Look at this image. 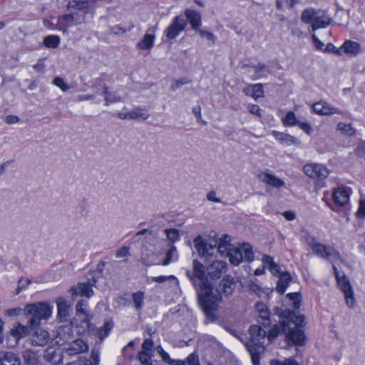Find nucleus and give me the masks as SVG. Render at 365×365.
<instances>
[{
	"label": "nucleus",
	"instance_id": "43",
	"mask_svg": "<svg viewBox=\"0 0 365 365\" xmlns=\"http://www.w3.org/2000/svg\"><path fill=\"white\" fill-rule=\"evenodd\" d=\"M258 178L269 187H274V175L267 172L263 171L258 174Z\"/></svg>",
	"mask_w": 365,
	"mask_h": 365
},
{
	"label": "nucleus",
	"instance_id": "18",
	"mask_svg": "<svg viewBox=\"0 0 365 365\" xmlns=\"http://www.w3.org/2000/svg\"><path fill=\"white\" fill-rule=\"evenodd\" d=\"M88 346L81 339H77L68 344L66 348V353L69 356L76 355L87 351Z\"/></svg>",
	"mask_w": 365,
	"mask_h": 365
},
{
	"label": "nucleus",
	"instance_id": "3",
	"mask_svg": "<svg viewBox=\"0 0 365 365\" xmlns=\"http://www.w3.org/2000/svg\"><path fill=\"white\" fill-rule=\"evenodd\" d=\"M52 309L49 304L43 302L27 304L24 311L29 317V325L31 327L40 325L42 320H46L51 316Z\"/></svg>",
	"mask_w": 365,
	"mask_h": 365
},
{
	"label": "nucleus",
	"instance_id": "20",
	"mask_svg": "<svg viewBox=\"0 0 365 365\" xmlns=\"http://www.w3.org/2000/svg\"><path fill=\"white\" fill-rule=\"evenodd\" d=\"M247 349L250 354L253 365H260V355L264 350L263 342H251L247 345Z\"/></svg>",
	"mask_w": 365,
	"mask_h": 365
},
{
	"label": "nucleus",
	"instance_id": "53",
	"mask_svg": "<svg viewBox=\"0 0 365 365\" xmlns=\"http://www.w3.org/2000/svg\"><path fill=\"white\" fill-rule=\"evenodd\" d=\"M53 84L61 88V91L66 92L69 90L70 87L64 81V80L60 77H56L53 79Z\"/></svg>",
	"mask_w": 365,
	"mask_h": 365
},
{
	"label": "nucleus",
	"instance_id": "48",
	"mask_svg": "<svg viewBox=\"0 0 365 365\" xmlns=\"http://www.w3.org/2000/svg\"><path fill=\"white\" fill-rule=\"evenodd\" d=\"M31 283V280L29 278H20L18 281V286L16 289V294H19L22 290L26 289Z\"/></svg>",
	"mask_w": 365,
	"mask_h": 365
},
{
	"label": "nucleus",
	"instance_id": "41",
	"mask_svg": "<svg viewBox=\"0 0 365 365\" xmlns=\"http://www.w3.org/2000/svg\"><path fill=\"white\" fill-rule=\"evenodd\" d=\"M317 13L313 9H307L302 14V21L306 24L314 22Z\"/></svg>",
	"mask_w": 365,
	"mask_h": 365
},
{
	"label": "nucleus",
	"instance_id": "42",
	"mask_svg": "<svg viewBox=\"0 0 365 365\" xmlns=\"http://www.w3.org/2000/svg\"><path fill=\"white\" fill-rule=\"evenodd\" d=\"M153 354L150 352L145 351H140L138 353V359L140 362L141 365H153L152 362Z\"/></svg>",
	"mask_w": 365,
	"mask_h": 365
},
{
	"label": "nucleus",
	"instance_id": "5",
	"mask_svg": "<svg viewBox=\"0 0 365 365\" xmlns=\"http://www.w3.org/2000/svg\"><path fill=\"white\" fill-rule=\"evenodd\" d=\"M229 260L234 266H237L242 261L251 262L254 259V253L252 246L248 243L240 244L234 246L227 256Z\"/></svg>",
	"mask_w": 365,
	"mask_h": 365
},
{
	"label": "nucleus",
	"instance_id": "40",
	"mask_svg": "<svg viewBox=\"0 0 365 365\" xmlns=\"http://www.w3.org/2000/svg\"><path fill=\"white\" fill-rule=\"evenodd\" d=\"M112 328H113V323L111 322H105L104 325L97 330L96 334H97L98 337L100 339L103 340L105 338H106L108 336L109 332L110 331Z\"/></svg>",
	"mask_w": 365,
	"mask_h": 365
},
{
	"label": "nucleus",
	"instance_id": "22",
	"mask_svg": "<svg viewBox=\"0 0 365 365\" xmlns=\"http://www.w3.org/2000/svg\"><path fill=\"white\" fill-rule=\"evenodd\" d=\"M76 314L82 317V322L88 324L92 319V315L88 309V302L86 299H81L76 306Z\"/></svg>",
	"mask_w": 365,
	"mask_h": 365
},
{
	"label": "nucleus",
	"instance_id": "47",
	"mask_svg": "<svg viewBox=\"0 0 365 365\" xmlns=\"http://www.w3.org/2000/svg\"><path fill=\"white\" fill-rule=\"evenodd\" d=\"M196 31L198 33L200 37L205 38L209 42L212 43V45L215 44L216 37L212 32L201 29L200 28L199 30H196Z\"/></svg>",
	"mask_w": 365,
	"mask_h": 365
},
{
	"label": "nucleus",
	"instance_id": "28",
	"mask_svg": "<svg viewBox=\"0 0 365 365\" xmlns=\"http://www.w3.org/2000/svg\"><path fill=\"white\" fill-rule=\"evenodd\" d=\"M251 342H262L261 340L264 339L267 333L261 327L258 325H252L249 329Z\"/></svg>",
	"mask_w": 365,
	"mask_h": 365
},
{
	"label": "nucleus",
	"instance_id": "29",
	"mask_svg": "<svg viewBox=\"0 0 365 365\" xmlns=\"http://www.w3.org/2000/svg\"><path fill=\"white\" fill-rule=\"evenodd\" d=\"M230 239L228 236H225L220 239L217 243V251L222 256H228L230 251L233 248L234 245L230 243Z\"/></svg>",
	"mask_w": 365,
	"mask_h": 365
},
{
	"label": "nucleus",
	"instance_id": "32",
	"mask_svg": "<svg viewBox=\"0 0 365 365\" xmlns=\"http://www.w3.org/2000/svg\"><path fill=\"white\" fill-rule=\"evenodd\" d=\"M57 308L58 317L61 321H66L69 314L70 306L64 299L60 298L57 300Z\"/></svg>",
	"mask_w": 365,
	"mask_h": 365
},
{
	"label": "nucleus",
	"instance_id": "61",
	"mask_svg": "<svg viewBox=\"0 0 365 365\" xmlns=\"http://www.w3.org/2000/svg\"><path fill=\"white\" fill-rule=\"evenodd\" d=\"M305 240L307 243L310 246L312 250L313 249L315 245H317L319 242H317L315 237L310 235L309 233H307L305 235Z\"/></svg>",
	"mask_w": 365,
	"mask_h": 365
},
{
	"label": "nucleus",
	"instance_id": "6",
	"mask_svg": "<svg viewBox=\"0 0 365 365\" xmlns=\"http://www.w3.org/2000/svg\"><path fill=\"white\" fill-rule=\"evenodd\" d=\"M303 171L306 175L315 179L317 185L320 187L324 185V180L329 174L328 169L319 163H307L304 165Z\"/></svg>",
	"mask_w": 365,
	"mask_h": 365
},
{
	"label": "nucleus",
	"instance_id": "51",
	"mask_svg": "<svg viewBox=\"0 0 365 365\" xmlns=\"http://www.w3.org/2000/svg\"><path fill=\"white\" fill-rule=\"evenodd\" d=\"M300 0H277V7L280 9L285 6L287 8H292L296 4L299 3Z\"/></svg>",
	"mask_w": 365,
	"mask_h": 365
},
{
	"label": "nucleus",
	"instance_id": "26",
	"mask_svg": "<svg viewBox=\"0 0 365 365\" xmlns=\"http://www.w3.org/2000/svg\"><path fill=\"white\" fill-rule=\"evenodd\" d=\"M275 139L284 145H294L299 146L301 142L299 139L287 133L275 131Z\"/></svg>",
	"mask_w": 365,
	"mask_h": 365
},
{
	"label": "nucleus",
	"instance_id": "4",
	"mask_svg": "<svg viewBox=\"0 0 365 365\" xmlns=\"http://www.w3.org/2000/svg\"><path fill=\"white\" fill-rule=\"evenodd\" d=\"M67 9L71 11L70 13L61 15L58 17L57 29L63 32H67L68 29L73 26H76L86 23V15L89 13L75 8L69 7V2Z\"/></svg>",
	"mask_w": 365,
	"mask_h": 365
},
{
	"label": "nucleus",
	"instance_id": "15",
	"mask_svg": "<svg viewBox=\"0 0 365 365\" xmlns=\"http://www.w3.org/2000/svg\"><path fill=\"white\" fill-rule=\"evenodd\" d=\"M207 274L212 279H217L227 271V263L224 261H213L207 268Z\"/></svg>",
	"mask_w": 365,
	"mask_h": 365
},
{
	"label": "nucleus",
	"instance_id": "38",
	"mask_svg": "<svg viewBox=\"0 0 365 365\" xmlns=\"http://www.w3.org/2000/svg\"><path fill=\"white\" fill-rule=\"evenodd\" d=\"M132 299L136 310H141L143 307L145 293L141 291L134 292Z\"/></svg>",
	"mask_w": 365,
	"mask_h": 365
},
{
	"label": "nucleus",
	"instance_id": "14",
	"mask_svg": "<svg viewBox=\"0 0 365 365\" xmlns=\"http://www.w3.org/2000/svg\"><path fill=\"white\" fill-rule=\"evenodd\" d=\"M194 247L201 256L212 255V251L217 247V242L214 245L204 240L201 236L196 237L193 240Z\"/></svg>",
	"mask_w": 365,
	"mask_h": 365
},
{
	"label": "nucleus",
	"instance_id": "21",
	"mask_svg": "<svg viewBox=\"0 0 365 365\" xmlns=\"http://www.w3.org/2000/svg\"><path fill=\"white\" fill-rule=\"evenodd\" d=\"M349 190L339 187L333 191L332 199L334 202L340 207L344 206L349 199Z\"/></svg>",
	"mask_w": 365,
	"mask_h": 365
},
{
	"label": "nucleus",
	"instance_id": "27",
	"mask_svg": "<svg viewBox=\"0 0 365 365\" xmlns=\"http://www.w3.org/2000/svg\"><path fill=\"white\" fill-rule=\"evenodd\" d=\"M247 73L251 78L258 79L267 75V68L264 63H258L250 66Z\"/></svg>",
	"mask_w": 365,
	"mask_h": 365
},
{
	"label": "nucleus",
	"instance_id": "13",
	"mask_svg": "<svg viewBox=\"0 0 365 365\" xmlns=\"http://www.w3.org/2000/svg\"><path fill=\"white\" fill-rule=\"evenodd\" d=\"M313 111L320 115L341 114V111L326 101H319L312 105Z\"/></svg>",
	"mask_w": 365,
	"mask_h": 365
},
{
	"label": "nucleus",
	"instance_id": "8",
	"mask_svg": "<svg viewBox=\"0 0 365 365\" xmlns=\"http://www.w3.org/2000/svg\"><path fill=\"white\" fill-rule=\"evenodd\" d=\"M107 76V74L102 73L99 78L95 80V84L93 86L96 93H98V87L103 88V94L105 96V106H106L121 101V98L119 96L110 92L108 87L106 84H103V82L106 80Z\"/></svg>",
	"mask_w": 365,
	"mask_h": 365
},
{
	"label": "nucleus",
	"instance_id": "59",
	"mask_svg": "<svg viewBox=\"0 0 365 365\" xmlns=\"http://www.w3.org/2000/svg\"><path fill=\"white\" fill-rule=\"evenodd\" d=\"M275 365H299L293 358L285 359L284 361L275 360Z\"/></svg>",
	"mask_w": 365,
	"mask_h": 365
},
{
	"label": "nucleus",
	"instance_id": "64",
	"mask_svg": "<svg viewBox=\"0 0 365 365\" xmlns=\"http://www.w3.org/2000/svg\"><path fill=\"white\" fill-rule=\"evenodd\" d=\"M357 215L359 217H365V200L361 202Z\"/></svg>",
	"mask_w": 365,
	"mask_h": 365
},
{
	"label": "nucleus",
	"instance_id": "10",
	"mask_svg": "<svg viewBox=\"0 0 365 365\" xmlns=\"http://www.w3.org/2000/svg\"><path fill=\"white\" fill-rule=\"evenodd\" d=\"M91 277L88 278V281L85 282H79L77 286L71 288L73 296H84L90 298L93 294L92 289L93 286L96 283V279L93 274H90Z\"/></svg>",
	"mask_w": 365,
	"mask_h": 365
},
{
	"label": "nucleus",
	"instance_id": "11",
	"mask_svg": "<svg viewBox=\"0 0 365 365\" xmlns=\"http://www.w3.org/2000/svg\"><path fill=\"white\" fill-rule=\"evenodd\" d=\"M275 277L278 278L275 291L282 295L292 281V277L289 272L281 271L280 267L275 263Z\"/></svg>",
	"mask_w": 365,
	"mask_h": 365
},
{
	"label": "nucleus",
	"instance_id": "50",
	"mask_svg": "<svg viewBox=\"0 0 365 365\" xmlns=\"http://www.w3.org/2000/svg\"><path fill=\"white\" fill-rule=\"evenodd\" d=\"M169 279H173L174 280H176V283L178 284L177 278L173 275H170V276L160 275V276H158V277H150L148 278V282H156L158 283H163Z\"/></svg>",
	"mask_w": 365,
	"mask_h": 365
},
{
	"label": "nucleus",
	"instance_id": "55",
	"mask_svg": "<svg viewBox=\"0 0 365 365\" xmlns=\"http://www.w3.org/2000/svg\"><path fill=\"white\" fill-rule=\"evenodd\" d=\"M154 347V343L152 339L148 338L144 339L142 344V351H145L147 352H153V349Z\"/></svg>",
	"mask_w": 365,
	"mask_h": 365
},
{
	"label": "nucleus",
	"instance_id": "34",
	"mask_svg": "<svg viewBox=\"0 0 365 365\" xmlns=\"http://www.w3.org/2000/svg\"><path fill=\"white\" fill-rule=\"evenodd\" d=\"M331 23V19L323 14L322 16H316L314 22L312 23V30L315 31L320 28H325L329 26Z\"/></svg>",
	"mask_w": 365,
	"mask_h": 365
},
{
	"label": "nucleus",
	"instance_id": "17",
	"mask_svg": "<svg viewBox=\"0 0 365 365\" xmlns=\"http://www.w3.org/2000/svg\"><path fill=\"white\" fill-rule=\"evenodd\" d=\"M185 19L190 24L192 29L194 31L199 30L202 25L201 14L196 10L187 9L185 12Z\"/></svg>",
	"mask_w": 365,
	"mask_h": 365
},
{
	"label": "nucleus",
	"instance_id": "54",
	"mask_svg": "<svg viewBox=\"0 0 365 365\" xmlns=\"http://www.w3.org/2000/svg\"><path fill=\"white\" fill-rule=\"evenodd\" d=\"M185 361L187 365H200L198 355L195 352L189 354Z\"/></svg>",
	"mask_w": 365,
	"mask_h": 365
},
{
	"label": "nucleus",
	"instance_id": "35",
	"mask_svg": "<svg viewBox=\"0 0 365 365\" xmlns=\"http://www.w3.org/2000/svg\"><path fill=\"white\" fill-rule=\"evenodd\" d=\"M178 259V254L177 249L175 246L172 245L167 251L165 259L162 262V265L166 266L172 262L177 261Z\"/></svg>",
	"mask_w": 365,
	"mask_h": 365
},
{
	"label": "nucleus",
	"instance_id": "58",
	"mask_svg": "<svg viewBox=\"0 0 365 365\" xmlns=\"http://www.w3.org/2000/svg\"><path fill=\"white\" fill-rule=\"evenodd\" d=\"M296 125H298L304 132L308 135H311L312 133L313 129L308 123H304L299 120Z\"/></svg>",
	"mask_w": 365,
	"mask_h": 365
},
{
	"label": "nucleus",
	"instance_id": "52",
	"mask_svg": "<svg viewBox=\"0 0 365 365\" xmlns=\"http://www.w3.org/2000/svg\"><path fill=\"white\" fill-rule=\"evenodd\" d=\"M158 353L161 356L162 360L168 365L171 364V361L174 359H171L169 354L167 353L160 346H157Z\"/></svg>",
	"mask_w": 365,
	"mask_h": 365
},
{
	"label": "nucleus",
	"instance_id": "16",
	"mask_svg": "<svg viewBox=\"0 0 365 365\" xmlns=\"http://www.w3.org/2000/svg\"><path fill=\"white\" fill-rule=\"evenodd\" d=\"M155 29L150 28L143 36V38L137 43L135 47L140 50H150L155 40Z\"/></svg>",
	"mask_w": 365,
	"mask_h": 365
},
{
	"label": "nucleus",
	"instance_id": "19",
	"mask_svg": "<svg viewBox=\"0 0 365 365\" xmlns=\"http://www.w3.org/2000/svg\"><path fill=\"white\" fill-rule=\"evenodd\" d=\"M235 287V279L231 277H226L220 282L217 287H214V289L219 290L220 294H224L225 296H228L232 294ZM221 296L222 297V295Z\"/></svg>",
	"mask_w": 365,
	"mask_h": 365
},
{
	"label": "nucleus",
	"instance_id": "36",
	"mask_svg": "<svg viewBox=\"0 0 365 365\" xmlns=\"http://www.w3.org/2000/svg\"><path fill=\"white\" fill-rule=\"evenodd\" d=\"M343 51L346 53L356 55L360 48V45L355 41H346L342 45Z\"/></svg>",
	"mask_w": 365,
	"mask_h": 365
},
{
	"label": "nucleus",
	"instance_id": "57",
	"mask_svg": "<svg viewBox=\"0 0 365 365\" xmlns=\"http://www.w3.org/2000/svg\"><path fill=\"white\" fill-rule=\"evenodd\" d=\"M355 153L360 158L365 157V142L361 141L358 143L355 149Z\"/></svg>",
	"mask_w": 365,
	"mask_h": 365
},
{
	"label": "nucleus",
	"instance_id": "56",
	"mask_svg": "<svg viewBox=\"0 0 365 365\" xmlns=\"http://www.w3.org/2000/svg\"><path fill=\"white\" fill-rule=\"evenodd\" d=\"M167 237L173 242H175L179 240V232L175 229H168L165 230Z\"/></svg>",
	"mask_w": 365,
	"mask_h": 365
},
{
	"label": "nucleus",
	"instance_id": "23",
	"mask_svg": "<svg viewBox=\"0 0 365 365\" xmlns=\"http://www.w3.org/2000/svg\"><path fill=\"white\" fill-rule=\"evenodd\" d=\"M256 309L259 314L257 319L258 322L264 328L269 327L270 325L271 320L267 305L263 302H257L256 304Z\"/></svg>",
	"mask_w": 365,
	"mask_h": 365
},
{
	"label": "nucleus",
	"instance_id": "30",
	"mask_svg": "<svg viewBox=\"0 0 365 365\" xmlns=\"http://www.w3.org/2000/svg\"><path fill=\"white\" fill-rule=\"evenodd\" d=\"M243 92L247 95L257 99L263 96L264 91L261 84L257 83L244 88Z\"/></svg>",
	"mask_w": 365,
	"mask_h": 365
},
{
	"label": "nucleus",
	"instance_id": "62",
	"mask_svg": "<svg viewBox=\"0 0 365 365\" xmlns=\"http://www.w3.org/2000/svg\"><path fill=\"white\" fill-rule=\"evenodd\" d=\"M248 109H249V111L253 114V115H255L258 117H260L261 116V111L262 110L259 108V107L257 105H250L248 106Z\"/></svg>",
	"mask_w": 365,
	"mask_h": 365
},
{
	"label": "nucleus",
	"instance_id": "44",
	"mask_svg": "<svg viewBox=\"0 0 365 365\" xmlns=\"http://www.w3.org/2000/svg\"><path fill=\"white\" fill-rule=\"evenodd\" d=\"M130 120L131 119H142L143 120H147L149 118V114L143 112V109L140 107L135 108L133 110L130 111Z\"/></svg>",
	"mask_w": 365,
	"mask_h": 365
},
{
	"label": "nucleus",
	"instance_id": "31",
	"mask_svg": "<svg viewBox=\"0 0 365 365\" xmlns=\"http://www.w3.org/2000/svg\"><path fill=\"white\" fill-rule=\"evenodd\" d=\"M1 365H21V360L15 354L7 351L0 356Z\"/></svg>",
	"mask_w": 365,
	"mask_h": 365
},
{
	"label": "nucleus",
	"instance_id": "2",
	"mask_svg": "<svg viewBox=\"0 0 365 365\" xmlns=\"http://www.w3.org/2000/svg\"><path fill=\"white\" fill-rule=\"evenodd\" d=\"M186 276L192 282L198 296L200 306L206 317L212 322L216 320V312L222 296L213 285L208 282L205 266L197 259L192 261V272L186 271Z\"/></svg>",
	"mask_w": 365,
	"mask_h": 365
},
{
	"label": "nucleus",
	"instance_id": "33",
	"mask_svg": "<svg viewBox=\"0 0 365 365\" xmlns=\"http://www.w3.org/2000/svg\"><path fill=\"white\" fill-rule=\"evenodd\" d=\"M23 358L26 365H39L37 353L32 349H26L23 353Z\"/></svg>",
	"mask_w": 365,
	"mask_h": 365
},
{
	"label": "nucleus",
	"instance_id": "60",
	"mask_svg": "<svg viewBox=\"0 0 365 365\" xmlns=\"http://www.w3.org/2000/svg\"><path fill=\"white\" fill-rule=\"evenodd\" d=\"M130 255L129 247H123L115 254L116 258H122L127 257Z\"/></svg>",
	"mask_w": 365,
	"mask_h": 365
},
{
	"label": "nucleus",
	"instance_id": "45",
	"mask_svg": "<svg viewBox=\"0 0 365 365\" xmlns=\"http://www.w3.org/2000/svg\"><path fill=\"white\" fill-rule=\"evenodd\" d=\"M299 120H297L295 114L292 111H289L282 118V123L284 126L296 125Z\"/></svg>",
	"mask_w": 365,
	"mask_h": 365
},
{
	"label": "nucleus",
	"instance_id": "49",
	"mask_svg": "<svg viewBox=\"0 0 365 365\" xmlns=\"http://www.w3.org/2000/svg\"><path fill=\"white\" fill-rule=\"evenodd\" d=\"M190 82L191 81L187 78H181L180 79L175 80L173 82L170 88L172 91H175L180 88H181L183 85L187 84Z\"/></svg>",
	"mask_w": 365,
	"mask_h": 365
},
{
	"label": "nucleus",
	"instance_id": "39",
	"mask_svg": "<svg viewBox=\"0 0 365 365\" xmlns=\"http://www.w3.org/2000/svg\"><path fill=\"white\" fill-rule=\"evenodd\" d=\"M43 43L46 47L56 48L60 43V37L56 35H49L44 38Z\"/></svg>",
	"mask_w": 365,
	"mask_h": 365
},
{
	"label": "nucleus",
	"instance_id": "24",
	"mask_svg": "<svg viewBox=\"0 0 365 365\" xmlns=\"http://www.w3.org/2000/svg\"><path fill=\"white\" fill-rule=\"evenodd\" d=\"M50 339L51 336L47 331L38 329L32 335L31 343L34 346H43L47 344Z\"/></svg>",
	"mask_w": 365,
	"mask_h": 365
},
{
	"label": "nucleus",
	"instance_id": "7",
	"mask_svg": "<svg viewBox=\"0 0 365 365\" xmlns=\"http://www.w3.org/2000/svg\"><path fill=\"white\" fill-rule=\"evenodd\" d=\"M186 26L187 21L182 15L175 16L163 31V35L168 40H174L185 30Z\"/></svg>",
	"mask_w": 365,
	"mask_h": 365
},
{
	"label": "nucleus",
	"instance_id": "1",
	"mask_svg": "<svg viewBox=\"0 0 365 365\" xmlns=\"http://www.w3.org/2000/svg\"><path fill=\"white\" fill-rule=\"evenodd\" d=\"M302 297L300 292L287 294L282 303L284 306H291L294 310L284 309L279 312V309L275 307V315L280 317L279 324H275V339L283 334L284 345L282 348H289L293 346H302L305 345L307 337L302 327L304 326V315H297L295 310L299 309Z\"/></svg>",
	"mask_w": 365,
	"mask_h": 365
},
{
	"label": "nucleus",
	"instance_id": "9",
	"mask_svg": "<svg viewBox=\"0 0 365 365\" xmlns=\"http://www.w3.org/2000/svg\"><path fill=\"white\" fill-rule=\"evenodd\" d=\"M336 281L340 290L344 294L346 305L350 308L354 307L355 298L349 278L343 274L341 277L336 279Z\"/></svg>",
	"mask_w": 365,
	"mask_h": 365
},
{
	"label": "nucleus",
	"instance_id": "63",
	"mask_svg": "<svg viewBox=\"0 0 365 365\" xmlns=\"http://www.w3.org/2000/svg\"><path fill=\"white\" fill-rule=\"evenodd\" d=\"M91 358L93 359L92 364L93 365H98L99 363V351L93 349L91 354Z\"/></svg>",
	"mask_w": 365,
	"mask_h": 365
},
{
	"label": "nucleus",
	"instance_id": "46",
	"mask_svg": "<svg viewBox=\"0 0 365 365\" xmlns=\"http://www.w3.org/2000/svg\"><path fill=\"white\" fill-rule=\"evenodd\" d=\"M337 128L341 133L348 136L354 135L355 130L351 127V124H346L344 123H339Z\"/></svg>",
	"mask_w": 365,
	"mask_h": 365
},
{
	"label": "nucleus",
	"instance_id": "12",
	"mask_svg": "<svg viewBox=\"0 0 365 365\" xmlns=\"http://www.w3.org/2000/svg\"><path fill=\"white\" fill-rule=\"evenodd\" d=\"M312 251L315 255L324 259H337L340 258V254L337 250L333 247L326 246L321 243L315 245L312 249Z\"/></svg>",
	"mask_w": 365,
	"mask_h": 365
},
{
	"label": "nucleus",
	"instance_id": "37",
	"mask_svg": "<svg viewBox=\"0 0 365 365\" xmlns=\"http://www.w3.org/2000/svg\"><path fill=\"white\" fill-rule=\"evenodd\" d=\"M28 334V328L27 327L22 325L21 324H18L11 330V334L16 339L19 340L20 339L24 337Z\"/></svg>",
	"mask_w": 365,
	"mask_h": 365
},
{
	"label": "nucleus",
	"instance_id": "25",
	"mask_svg": "<svg viewBox=\"0 0 365 365\" xmlns=\"http://www.w3.org/2000/svg\"><path fill=\"white\" fill-rule=\"evenodd\" d=\"M73 332L71 324L61 326L57 329V343L60 344L67 343L73 338Z\"/></svg>",
	"mask_w": 365,
	"mask_h": 365
}]
</instances>
